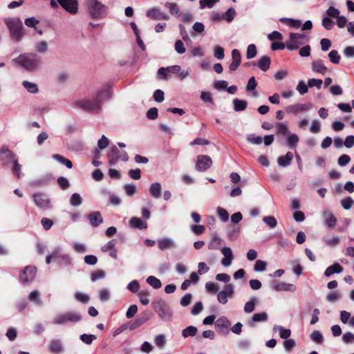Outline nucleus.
I'll return each mask as SVG.
<instances>
[{
	"instance_id": "nucleus-1",
	"label": "nucleus",
	"mask_w": 354,
	"mask_h": 354,
	"mask_svg": "<svg viewBox=\"0 0 354 354\" xmlns=\"http://www.w3.org/2000/svg\"><path fill=\"white\" fill-rule=\"evenodd\" d=\"M111 91L109 88H104L99 91L91 98H82L75 100L73 105L75 108L91 113H98L104 101L111 97Z\"/></svg>"
},
{
	"instance_id": "nucleus-2",
	"label": "nucleus",
	"mask_w": 354,
	"mask_h": 354,
	"mask_svg": "<svg viewBox=\"0 0 354 354\" xmlns=\"http://www.w3.org/2000/svg\"><path fill=\"white\" fill-rule=\"evenodd\" d=\"M84 6L92 19L101 20L108 15L109 7L100 0H84Z\"/></svg>"
},
{
	"instance_id": "nucleus-3",
	"label": "nucleus",
	"mask_w": 354,
	"mask_h": 354,
	"mask_svg": "<svg viewBox=\"0 0 354 354\" xmlns=\"http://www.w3.org/2000/svg\"><path fill=\"white\" fill-rule=\"evenodd\" d=\"M12 61L28 71H36L41 64L40 57L34 53L21 54Z\"/></svg>"
},
{
	"instance_id": "nucleus-4",
	"label": "nucleus",
	"mask_w": 354,
	"mask_h": 354,
	"mask_svg": "<svg viewBox=\"0 0 354 354\" xmlns=\"http://www.w3.org/2000/svg\"><path fill=\"white\" fill-rule=\"evenodd\" d=\"M4 22L9 30L11 40L14 42H19L25 35L21 20L18 17H8Z\"/></svg>"
},
{
	"instance_id": "nucleus-5",
	"label": "nucleus",
	"mask_w": 354,
	"mask_h": 354,
	"mask_svg": "<svg viewBox=\"0 0 354 354\" xmlns=\"http://www.w3.org/2000/svg\"><path fill=\"white\" fill-rule=\"evenodd\" d=\"M152 307L158 315L160 319L164 322H169L173 317L171 308L162 299L152 301Z\"/></svg>"
},
{
	"instance_id": "nucleus-6",
	"label": "nucleus",
	"mask_w": 354,
	"mask_h": 354,
	"mask_svg": "<svg viewBox=\"0 0 354 354\" xmlns=\"http://www.w3.org/2000/svg\"><path fill=\"white\" fill-rule=\"evenodd\" d=\"M82 319V315L77 311H68L56 315L52 323L54 325H65L68 323H77Z\"/></svg>"
},
{
	"instance_id": "nucleus-7",
	"label": "nucleus",
	"mask_w": 354,
	"mask_h": 354,
	"mask_svg": "<svg viewBox=\"0 0 354 354\" xmlns=\"http://www.w3.org/2000/svg\"><path fill=\"white\" fill-rule=\"evenodd\" d=\"M309 37L305 33L290 32L286 41V48L289 50H294L309 41Z\"/></svg>"
},
{
	"instance_id": "nucleus-8",
	"label": "nucleus",
	"mask_w": 354,
	"mask_h": 354,
	"mask_svg": "<svg viewBox=\"0 0 354 354\" xmlns=\"http://www.w3.org/2000/svg\"><path fill=\"white\" fill-rule=\"evenodd\" d=\"M146 16L154 21L169 20L170 17L158 7H153L146 12Z\"/></svg>"
},
{
	"instance_id": "nucleus-9",
	"label": "nucleus",
	"mask_w": 354,
	"mask_h": 354,
	"mask_svg": "<svg viewBox=\"0 0 354 354\" xmlns=\"http://www.w3.org/2000/svg\"><path fill=\"white\" fill-rule=\"evenodd\" d=\"M234 287L232 283H228L225 286L224 290L220 291L217 295V299L219 303L225 304L227 302L228 298H232L234 292Z\"/></svg>"
},
{
	"instance_id": "nucleus-10",
	"label": "nucleus",
	"mask_w": 354,
	"mask_h": 354,
	"mask_svg": "<svg viewBox=\"0 0 354 354\" xmlns=\"http://www.w3.org/2000/svg\"><path fill=\"white\" fill-rule=\"evenodd\" d=\"M312 109L310 104L296 103L286 106L285 111L288 114L297 115L301 112H306Z\"/></svg>"
},
{
	"instance_id": "nucleus-11",
	"label": "nucleus",
	"mask_w": 354,
	"mask_h": 354,
	"mask_svg": "<svg viewBox=\"0 0 354 354\" xmlns=\"http://www.w3.org/2000/svg\"><path fill=\"white\" fill-rule=\"evenodd\" d=\"M212 165L211 158L206 155H199L197 156V162L196 164V169L198 171H205Z\"/></svg>"
},
{
	"instance_id": "nucleus-12",
	"label": "nucleus",
	"mask_w": 354,
	"mask_h": 354,
	"mask_svg": "<svg viewBox=\"0 0 354 354\" xmlns=\"http://www.w3.org/2000/svg\"><path fill=\"white\" fill-rule=\"evenodd\" d=\"M37 268L34 266H26L19 274V279L24 283L31 282L34 280Z\"/></svg>"
},
{
	"instance_id": "nucleus-13",
	"label": "nucleus",
	"mask_w": 354,
	"mask_h": 354,
	"mask_svg": "<svg viewBox=\"0 0 354 354\" xmlns=\"http://www.w3.org/2000/svg\"><path fill=\"white\" fill-rule=\"evenodd\" d=\"M230 326V321L225 316L218 317L215 322L216 330L222 335L228 333Z\"/></svg>"
},
{
	"instance_id": "nucleus-14",
	"label": "nucleus",
	"mask_w": 354,
	"mask_h": 354,
	"mask_svg": "<svg viewBox=\"0 0 354 354\" xmlns=\"http://www.w3.org/2000/svg\"><path fill=\"white\" fill-rule=\"evenodd\" d=\"M53 261L60 265L68 266L71 263V259L69 255L63 254L62 249L57 248L53 252Z\"/></svg>"
},
{
	"instance_id": "nucleus-15",
	"label": "nucleus",
	"mask_w": 354,
	"mask_h": 354,
	"mask_svg": "<svg viewBox=\"0 0 354 354\" xmlns=\"http://www.w3.org/2000/svg\"><path fill=\"white\" fill-rule=\"evenodd\" d=\"M59 5L71 15H75L78 12L77 0H57Z\"/></svg>"
},
{
	"instance_id": "nucleus-16",
	"label": "nucleus",
	"mask_w": 354,
	"mask_h": 354,
	"mask_svg": "<svg viewBox=\"0 0 354 354\" xmlns=\"http://www.w3.org/2000/svg\"><path fill=\"white\" fill-rule=\"evenodd\" d=\"M0 159L3 165H8L12 163L16 160V155L8 149L6 147H3L0 149Z\"/></svg>"
},
{
	"instance_id": "nucleus-17",
	"label": "nucleus",
	"mask_w": 354,
	"mask_h": 354,
	"mask_svg": "<svg viewBox=\"0 0 354 354\" xmlns=\"http://www.w3.org/2000/svg\"><path fill=\"white\" fill-rule=\"evenodd\" d=\"M35 205L41 209H48L50 207L49 198L42 193H36L32 195Z\"/></svg>"
},
{
	"instance_id": "nucleus-18",
	"label": "nucleus",
	"mask_w": 354,
	"mask_h": 354,
	"mask_svg": "<svg viewBox=\"0 0 354 354\" xmlns=\"http://www.w3.org/2000/svg\"><path fill=\"white\" fill-rule=\"evenodd\" d=\"M221 252L224 256L221 260V264L225 267L230 266L234 259L232 249L229 247H223L221 248Z\"/></svg>"
},
{
	"instance_id": "nucleus-19",
	"label": "nucleus",
	"mask_w": 354,
	"mask_h": 354,
	"mask_svg": "<svg viewBox=\"0 0 354 354\" xmlns=\"http://www.w3.org/2000/svg\"><path fill=\"white\" fill-rule=\"evenodd\" d=\"M49 351L52 353L59 354L64 351V347L61 340L53 339L48 345Z\"/></svg>"
},
{
	"instance_id": "nucleus-20",
	"label": "nucleus",
	"mask_w": 354,
	"mask_h": 354,
	"mask_svg": "<svg viewBox=\"0 0 354 354\" xmlns=\"http://www.w3.org/2000/svg\"><path fill=\"white\" fill-rule=\"evenodd\" d=\"M87 218L93 227H97L103 223L102 214L99 211L90 213L87 216Z\"/></svg>"
},
{
	"instance_id": "nucleus-21",
	"label": "nucleus",
	"mask_w": 354,
	"mask_h": 354,
	"mask_svg": "<svg viewBox=\"0 0 354 354\" xmlns=\"http://www.w3.org/2000/svg\"><path fill=\"white\" fill-rule=\"evenodd\" d=\"M270 63H271V60H270V58L267 56V55H264V56H262L260 57V59H259L257 64H256L255 62H252L250 64H248L249 65H253V66H256L257 65L258 67L263 71L266 72L267 71L269 68H270Z\"/></svg>"
},
{
	"instance_id": "nucleus-22",
	"label": "nucleus",
	"mask_w": 354,
	"mask_h": 354,
	"mask_svg": "<svg viewBox=\"0 0 354 354\" xmlns=\"http://www.w3.org/2000/svg\"><path fill=\"white\" fill-rule=\"evenodd\" d=\"M158 245L160 250H165L176 248L174 241L170 238L161 239L158 241Z\"/></svg>"
},
{
	"instance_id": "nucleus-23",
	"label": "nucleus",
	"mask_w": 354,
	"mask_h": 354,
	"mask_svg": "<svg viewBox=\"0 0 354 354\" xmlns=\"http://www.w3.org/2000/svg\"><path fill=\"white\" fill-rule=\"evenodd\" d=\"M322 215L324 218V222L328 227H333L336 225L337 219L329 209H324Z\"/></svg>"
},
{
	"instance_id": "nucleus-24",
	"label": "nucleus",
	"mask_w": 354,
	"mask_h": 354,
	"mask_svg": "<svg viewBox=\"0 0 354 354\" xmlns=\"http://www.w3.org/2000/svg\"><path fill=\"white\" fill-rule=\"evenodd\" d=\"M129 225L133 229L144 230L147 227V223L136 216L130 218Z\"/></svg>"
},
{
	"instance_id": "nucleus-25",
	"label": "nucleus",
	"mask_w": 354,
	"mask_h": 354,
	"mask_svg": "<svg viewBox=\"0 0 354 354\" xmlns=\"http://www.w3.org/2000/svg\"><path fill=\"white\" fill-rule=\"evenodd\" d=\"M119 153L120 151L118 147L113 145L108 153L109 163L110 165H114L119 160Z\"/></svg>"
},
{
	"instance_id": "nucleus-26",
	"label": "nucleus",
	"mask_w": 354,
	"mask_h": 354,
	"mask_svg": "<svg viewBox=\"0 0 354 354\" xmlns=\"http://www.w3.org/2000/svg\"><path fill=\"white\" fill-rule=\"evenodd\" d=\"M274 288L276 291L295 292L297 290V287L294 284L285 282H279L274 283Z\"/></svg>"
},
{
	"instance_id": "nucleus-27",
	"label": "nucleus",
	"mask_w": 354,
	"mask_h": 354,
	"mask_svg": "<svg viewBox=\"0 0 354 354\" xmlns=\"http://www.w3.org/2000/svg\"><path fill=\"white\" fill-rule=\"evenodd\" d=\"M293 154L290 151H288L285 156H279L277 159V162L280 167H286L291 164Z\"/></svg>"
},
{
	"instance_id": "nucleus-28",
	"label": "nucleus",
	"mask_w": 354,
	"mask_h": 354,
	"mask_svg": "<svg viewBox=\"0 0 354 354\" xmlns=\"http://www.w3.org/2000/svg\"><path fill=\"white\" fill-rule=\"evenodd\" d=\"M312 70L315 73L324 75L328 68L324 66L322 60H316L312 62Z\"/></svg>"
},
{
	"instance_id": "nucleus-29",
	"label": "nucleus",
	"mask_w": 354,
	"mask_h": 354,
	"mask_svg": "<svg viewBox=\"0 0 354 354\" xmlns=\"http://www.w3.org/2000/svg\"><path fill=\"white\" fill-rule=\"evenodd\" d=\"M343 272V268L338 263H335L332 266L328 267L324 272L326 277H330L332 274L341 273Z\"/></svg>"
},
{
	"instance_id": "nucleus-30",
	"label": "nucleus",
	"mask_w": 354,
	"mask_h": 354,
	"mask_svg": "<svg viewBox=\"0 0 354 354\" xmlns=\"http://www.w3.org/2000/svg\"><path fill=\"white\" fill-rule=\"evenodd\" d=\"M268 319V315L265 312L254 313L252 316V320L249 321L248 324L250 326H253L254 322H266Z\"/></svg>"
},
{
	"instance_id": "nucleus-31",
	"label": "nucleus",
	"mask_w": 354,
	"mask_h": 354,
	"mask_svg": "<svg viewBox=\"0 0 354 354\" xmlns=\"http://www.w3.org/2000/svg\"><path fill=\"white\" fill-rule=\"evenodd\" d=\"M161 185L159 183H153L150 185L149 193L155 198H159L161 195Z\"/></svg>"
},
{
	"instance_id": "nucleus-32",
	"label": "nucleus",
	"mask_w": 354,
	"mask_h": 354,
	"mask_svg": "<svg viewBox=\"0 0 354 354\" xmlns=\"http://www.w3.org/2000/svg\"><path fill=\"white\" fill-rule=\"evenodd\" d=\"M165 6L166 8L169 10V12L171 15H174L176 17H180V8L177 3H171V2H167L165 4Z\"/></svg>"
},
{
	"instance_id": "nucleus-33",
	"label": "nucleus",
	"mask_w": 354,
	"mask_h": 354,
	"mask_svg": "<svg viewBox=\"0 0 354 354\" xmlns=\"http://www.w3.org/2000/svg\"><path fill=\"white\" fill-rule=\"evenodd\" d=\"M234 104V110L235 111H244L248 106V102L245 100H239L237 98H235L232 101Z\"/></svg>"
},
{
	"instance_id": "nucleus-34",
	"label": "nucleus",
	"mask_w": 354,
	"mask_h": 354,
	"mask_svg": "<svg viewBox=\"0 0 354 354\" xmlns=\"http://www.w3.org/2000/svg\"><path fill=\"white\" fill-rule=\"evenodd\" d=\"M280 21L285 23L288 26L293 28H299L301 26V21L299 19H293L290 18H281Z\"/></svg>"
},
{
	"instance_id": "nucleus-35",
	"label": "nucleus",
	"mask_w": 354,
	"mask_h": 354,
	"mask_svg": "<svg viewBox=\"0 0 354 354\" xmlns=\"http://www.w3.org/2000/svg\"><path fill=\"white\" fill-rule=\"evenodd\" d=\"M274 331H279V336L281 339H287L291 335V330L288 328H284L281 326H274L273 328Z\"/></svg>"
},
{
	"instance_id": "nucleus-36",
	"label": "nucleus",
	"mask_w": 354,
	"mask_h": 354,
	"mask_svg": "<svg viewBox=\"0 0 354 354\" xmlns=\"http://www.w3.org/2000/svg\"><path fill=\"white\" fill-rule=\"evenodd\" d=\"M223 243V241L217 236L212 238L211 241L208 244V248L209 250H219L220 245Z\"/></svg>"
},
{
	"instance_id": "nucleus-37",
	"label": "nucleus",
	"mask_w": 354,
	"mask_h": 354,
	"mask_svg": "<svg viewBox=\"0 0 354 354\" xmlns=\"http://www.w3.org/2000/svg\"><path fill=\"white\" fill-rule=\"evenodd\" d=\"M24 87L31 93H37L39 91L38 86L36 84L25 80L22 82Z\"/></svg>"
},
{
	"instance_id": "nucleus-38",
	"label": "nucleus",
	"mask_w": 354,
	"mask_h": 354,
	"mask_svg": "<svg viewBox=\"0 0 354 354\" xmlns=\"http://www.w3.org/2000/svg\"><path fill=\"white\" fill-rule=\"evenodd\" d=\"M258 302L256 297H252L249 301L246 302L244 306V311L246 313H250L254 310L255 304Z\"/></svg>"
},
{
	"instance_id": "nucleus-39",
	"label": "nucleus",
	"mask_w": 354,
	"mask_h": 354,
	"mask_svg": "<svg viewBox=\"0 0 354 354\" xmlns=\"http://www.w3.org/2000/svg\"><path fill=\"white\" fill-rule=\"evenodd\" d=\"M262 220L271 229L276 227L277 225V220L273 216H264Z\"/></svg>"
},
{
	"instance_id": "nucleus-40",
	"label": "nucleus",
	"mask_w": 354,
	"mask_h": 354,
	"mask_svg": "<svg viewBox=\"0 0 354 354\" xmlns=\"http://www.w3.org/2000/svg\"><path fill=\"white\" fill-rule=\"evenodd\" d=\"M197 328L193 326H189L182 331V335L183 337L187 338L188 337H193L197 333Z\"/></svg>"
},
{
	"instance_id": "nucleus-41",
	"label": "nucleus",
	"mask_w": 354,
	"mask_h": 354,
	"mask_svg": "<svg viewBox=\"0 0 354 354\" xmlns=\"http://www.w3.org/2000/svg\"><path fill=\"white\" fill-rule=\"evenodd\" d=\"M28 299L30 301L35 302L38 306L43 304L41 299L39 298V292L38 290L32 291L28 296Z\"/></svg>"
},
{
	"instance_id": "nucleus-42",
	"label": "nucleus",
	"mask_w": 354,
	"mask_h": 354,
	"mask_svg": "<svg viewBox=\"0 0 354 354\" xmlns=\"http://www.w3.org/2000/svg\"><path fill=\"white\" fill-rule=\"evenodd\" d=\"M147 282L155 289H158L162 286L160 280L154 276L148 277Z\"/></svg>"
},
{
	"instance_id": "nucleus-43",
	"label": "nucleus",
	"mask_w": 354,
	"mask_h": 354,
	"mask_svg": "<svg viewBox=\"0 0 354 354\" xmlns=\"http://www.w3.org/2000/svg\"><path fill=\"white\" fill-rule=\"evenodd\" d=\"M277 133L278 135L286 136L288 133V127L283 122L276 124Z\"/></svg>"
},
{
	"instance_id": "nucleus-44",
	"label": "nucleus",
	"mask_w": 354,
	"mask_h": 354,
	"mask_svg": "<svg viewBox=\"0 0 354 354\" xmlns=\"http://www.w3.org/2000/svg\"><path fill=\"white\" fill-rule=\"evenodd\" d=\"M299 142V137L295 133H291L287 137V142L290 148H295Z\"/></svg>"
},
{
	"instance_id": "nucleus-45",
	"label": "nucleus",
	"mask_w": 354,
	"mask_h": 354,
	"mask_svg": "<svg viewBox=\"0 0 354 354\" xmlns=\"http://www.w3.org/2000/svg\"><path fill=\"white\" fill-rule=\"evenodd\" d=\"M35 49L37 53L44 54L48 51V44L46 41H40L35 44Z\"/></svg>"
},
{
	"instance_id": "nucleus-46",
	"label": "nucleus",
	"mask_w": 354,
	"mask_h": 354,
	"mask_svg": "<svg viewBox=\"0 0 354 354\" xmlns=\"http://www.w3.org/2000/svg\"><path fill=\"white\" fill-rule=\"evenodd\" d=\"M218 216L223 222L225 223L229 219V213L223 207H218L216 209Z\"/></svg>"
},
{
	"instance_id": "nucleus-47",
	"label": "nucleus",
	"mask_w": 354,
	"mask_h": 354,
	"mask_svg": "<svg viewBox=\"0 0 354 354\" xmlns=\"http://www.w3.org/2000/svg\"><path fill=\"white\" fill-rule=\"evenodd\" d=\"M82 203V198L81 196L77 193L72 194L70 198V204L73 206H79Z\"/></svg>"
},
{
	"instance_id": "nucleus-48",
	"label": "nucleus",
	"mask_w": 354,
	"mask_h": 354,
	"mask_svg": "<svg viewBox=\"0 0 354 354\" xmlns=\"http://www.w3.org/2000/svg\"><path fill=\"white\" fill-rule=\"evenodd\" d=\"M328 57H329L330 61L333 64H339L340 59H341L340 55H339L337 50H331L328 53Z\"/></svg>"
},
{
	"instance_id": "nucleus-49",
	"label": "nucleus",
	"mask_w": 354,
	"mask_h": 354,
	"mask_svg": "<svg viewBox=\"0 0 354 354\" xmlns=\"http://www.w3.org/2000/svg\"><path fill=\"white\" fill-rule=\"evenodd\" d=\"M214 55L218 59H223L224 58V48L220 46L216 45L214 46Z\"/></svg>"
},
{
	"instance_id": "nucleus-50",
	"label": "nucleus",
	"mask_w": 354,
	"mask_h": 354,
	"mask_svg": "<svg viewBox=\"0 0 354 354\" xmlns=\"http://www.w3.org/2000/svg\"><path fill=\"white\" fill-rule=\"evenodd\" d=\"M236 15V11L234 8H231L228 9L223 15V18L227 22H231Z\"/></svg>"
},
{
	"instance_id": "nucleus-51",
	"label": "nucleus",
	"mask_w": 354,
	"mask_h": 354,
	"mask_svg": "<svg viewBox=\"0 0 354 354\" xmlns=\"http://www.w3.org/2000/svg\"><path fill=\"white\" fill-rule=\"evenodd\" d=\"M257 55V48L253 44H250L247 48L246 57L248 59L254 58Z\"/></svg>"
},
{
	"instance_id": "nucleus-52",
	"label": "nucleus",
	"mask_w": 354,
	"mask_h": 354,
	"mask_svg": "<svg viewBox=\"0 0 354 354\" xmlns=\"http://www.w3.org/2000/svg\"><path fill=\"white\" fill-rule=\"evenodd\" d=\"M75 298L77 301H80L83 304H86L90 300V297L88 295H87L86 294L80 292H77L75 294Z\"/></svg>"
},
{
	"instance_id": "nucleus-53",
	"label": "nucleus",
	"mask_w": 354,
	"mask_h": 354,
	"mask_svg": "<svg viewBox=\"0 0 354 354\" xmlns=\"http://www.w3.org/2000/svg\"><path fill=\"white\" fill-rule=\"evenodd\" d=\"M324 241L328 246L335 247L339 243L340 239L338 236H334L332 238L325 239H324Z\"/></svg>"
},
{
	"instance_id": "nucleus-54",
	"label": "nucleus",
	"mask_w": 354,
	"mask_h": 354,
	"mask_svg": "<svg viewBox=\"0 0 354 354\" xmlns=\"http://www.w3.org/2000/svg\"><path fill=\"white\" fill-rule=\"evenodd\" d=\"M80 339L86 344H91L93 340L96 339L94 335L82 334L80 335Z\"/></svg>"
},
{
	"instance_id": "nucleus-55",
	"label": "nucleus",
	"mask_w": 354,
	"mask_h": 354,
	"mask_svg": "<svg viewBox=\"0 0 354 354\" xmlns=\"http://www.w3.org/2000/svg\"><path fill=\"white\" fill-rule=\"evenodd\" d=\"M115 243L116 241L115 239L109 241L108 243H106L101 248L102 252H107L110 250H113L114 248H115Z\"/></svg>"
},
{
	"instance_id": "nucleus-56",
	"label": "nucleus",
	"mask_w": 354,
	"mask_h": 354,
	"mask_svg": "<svg viewBox=\"0 0 354 354\" xmlns=\"http://www.w3.org/2000/svg\"><path fill=\"white\" fill-rule=\"evenodd\" d=\"M353 203L354 201L350 196L344 198L341 201V205L345 209H349L352 207Z\"/></svg>"
},
{
	"instance_id": "nucleus-57",
	"label": "nucleus",
	"mask_w": 354,
	"mask_h": 354,
	"mask_svg": "<svg viewBox=\"0 0 354 354\" xmlns=\"http://www.w3.org/2000/svg\"><path fill=\"white\" fill-rule=\"evenodd\" d=\"M322 84H323V81L320 79L311 78V79H309L308 81V86L310 88L315 86L318 89H320Z\"/></svg>"
},
{
	"instance_id": "nucleus-58",
	"label": "nucleus",
	"mask_w": 354,
	"mask_h": 354,
	"mask_svg": "<svg viewBox=\"0 0 354 354\" xmlns=\"http://www.w3.org/2000/svg\"><path fill=\"white\" fill-rule=\"evenodd\" d=\"M12 173L16 175V176L19 178L21 176V165L19 164L17 159L14 160V162H12Z\"/></svg>"
},
{
	"instance_id": "nucleus-59",
	"label": "nucleus",
	"mask_w": 354,
	"mask_h": 354,
	"mask_svg": "<svg viewBox=\"0 0 354 354\" xmlns=\"http://www.w3.org/2000/svg\"><path fill=\"white\" fill-rule=\"evenodd\" d=\"M308 86L306 85L304 81H299L296 89L299 93L300 95H304L308 91Z\"/></svg>"
},
{
	"instance_id": "nucleus-60",
	"label": "nucleus",
	"mask_w": 354,
	"mask_h": 354,
	"mask_svg": "<svg viewBox=\"0 0 354 354\" xmlns=\"http://www.w3.org/2000/svg\"><path fill=\"white\" fill-rule=\"evenodd\" d=\"M310 337L313 341L317 343H322L324 340V337L322 334L319 330H314L311 335Z\"/></svg>"
},
{
	"instance_id": "nucleus-61",
	"label": "nucleus",
	"mask_w": 354,
	"mask_h": 354,
	"mask_svg": "<svg viewBox=\"0 0 354 354\" xmlns=\"http://www.w3.org/2000/svg\"><path fill=\"white\" fill-rule=\"evenodd\" d=\"M321 130V124L317 120L312 121L310 131L313 133H318Z\"/></svg>"
},
{
	"instance_id": "nucleus-62",
	"label": "nucleus",
	"mask_w": 354,
	"mask_h": 354,
	"mask_svg": "<svg viewBox=\"0 0 354 354\" xmlns=\"http://www.w3.org/2000/svg\"><path fill=\"white\" fill-rule=\"evenodd\" d=\"M124 189L129 196H132L136 192V187L133 184H126L124 186Z\"/></svg>"
},
{
	"instance_id": "nucleus-63",
	"label": "nucleus",
	"mask_w": 354,
	"mask_h": 354,
	"mask_svg": "<svg viewBox=\"0 0 354 354\" xmlns=\"http://www.w3.org/2000/svg\"><path fill=\"white\" fill-rule=\"evenodd\" d=\"M266 262L262 260H257L254 264V270L256 272H262L266 270Z\"/></svg>"
},
{
	"instance_id": "nucleus-64",
	"label": "nucleus",
	"mask_w": 354,
	"mask_h": 354,
	"mask_svg": "<svg viewBox=\"0 0 354 354\" xmlns=\"http://www.w3.org/2000/svg\"><path fill=\"white\" fill-rule=\"evenodd\" d=\"M342 341L345 344L354 343V334L351 332H346L342 336Z\"/></svg>"
}]
</instances>
